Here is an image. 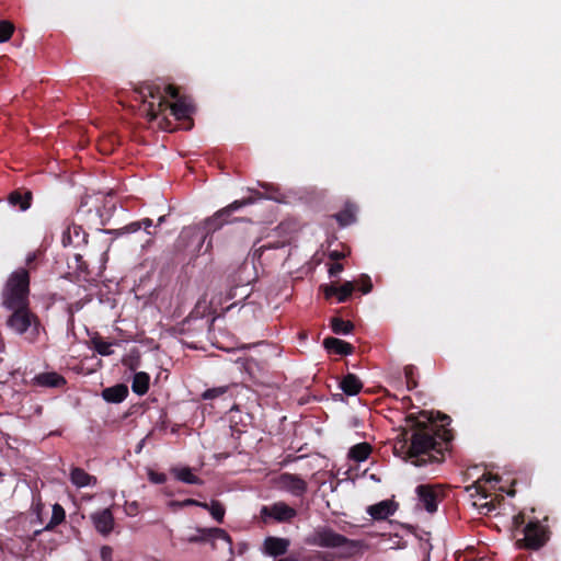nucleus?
Returning a JSON list of instances; mask_svg holds the SVG:
<instances>
[{
    "label": "nucleus",
    "mask_w": 561,
    "mask_h": 561,
    "mask_svg": "<svg viewBox=\"0 0 561 561\" xmlns=\"http://www.w3.org/2000/svg\"><path fill=\"white\" fill-rule=\"evenodd\" d=\"M136 508V503H133L131 504V510H135Z\"/></svg>",
    "instance_id": "nucleus-56"
},
{
    "label": "nucleus",
    "mask_w": 561,
    "mask_h": 561,
    "mask_svg": "<svg viewBox=\"0 0 561 561\" xmlns=\"http://www.w3.org/2000/svg\"><path fill=\"white\" fill-rule=\"evenodd\" d=\"M360 286H362L360 289H362L363 294L370 293V290L373 288L370 277L367 275H363L360 278Z\"/></svg>",
    "instance_id": "nucleus-38"
},
{
    "label": "nucleus",
    "mask_w": 561,
    "mask_h": 561,
    "mask_svg": "<svg viewBox=\"0 0 561 561\" xmlns=\"http://www.w3.org/2000/svg\"><path fill=\"white\" fill-rule=\"evenodd\" d=\"M513 522H514V525H515L516 527H519V526L524 523V517H523V515H522V514H518V515L514 516Z\"/></svg>",
    "instance_id": "nucleus-46"
},
{
    "label": "nucleus",
    "mask_w": 561,
    "mask_h": 561,
    "mask_svg": "<svg viewBox=\"0 0 561 561\" xmlns=\"http://www.w3.org/2000/svg\"><path fill=\"white\" fill-rule=\"evenodd\" d=\"M13 33V26L9 22H0V42L4 43L10 39Z\"/></svg>",
    "instance_id": "nucleus-35"
},
{
    "label": "nucleus",
    "mask_w": 561,
    "mask_h": 561,
    "mask_svg": "<svg viewBox=\"0 0 561 561\" xmlns=\"http://www.w3.org/2000/svg\"><path fill=\"white\" fill-rule=\"evenodd\" d=\"M289 540L286 538L267 537L264 540V552L271 557H278L287 552Z\"/></svg>",
    "instance_id": "nucleus-15"
},
{
    "label": "nucleus",
    "mask_w": 561,
    "mask_h": 561,
    "mask_svg": "<svg viewBox=\"0 0 561 561\" xmlns=\"http://www.w3.org/2000/svg\"><path fill=\"white\" fill-rule=\"evenodd\" d=\"M232 306H233V305H230V306L226 307V308H225V310H229V309H231V308H232Z\"/></svg>",
    "instance_id": "nucleus-54"
},
{
    "label": "nucleus",
    "mask_w": 561,
    "mask_h": 561,
    "mask_svg": "<svg viewBox=\"0 0 561 561\" xmlns=\"http://www.w3.org/2000/svg\"><path fill=\"white\" fill-rule=\"evenodd\" d=\"M343 271V265L341 263H334L333 265H331V267L329 268V274L330 276H337L341 272Z\"/></svg>",
    "instance_id": "nucleus-41"
},
{
    "label": "nucleus",
    "mask_w": 561,
    "mask_h": 561,
    "mask_svg": "<svg viewBox=\"0 0 561 561\" xmlns=\"http://www.w3.org/2000/svg\"><path fill=\"white\" fill-rule=\"evenodd\" d=\"M438 437L440 438L434 426L419 428L412 434L408 455L414 459L412 460L413 465L420 467L438 460V457L435 456V453L440 454Z\"/></svg>",
    "instance_id": "nucleus-3"
},
{
    "label": "nucleus",
    "mask_w": 561,
    "mask_h": 561,
    "mask_svg": "<svg viewBox=\"0 0 561 561\" xmlns=\"http://www.w3.org/2000/svg\"><path fill=\"white\" fill-rule=\"evenodd\" d=\"M179 245L186 249L187 251L192 252L193 254H198L201 251L195 250L196 247V238H182V231L180 232L179 239H178Z\"/></svg>",
    "instance_id": "nucleus-33"
},
{
    "label": "nucleus",
    "mask_w": 561,
    "mask_h": 561,
    "mask_svg": "<svg viewBox=\"0 0 561 561\" xmlns=\"http://www.w3.org/2000/svg\"><path fill=\"white\" fill-rule=\"evenodd\" d=\"M35 259H36V253H34V252L28 253L25 259L26 265L30 266L35 261Z\"/></svg>",
    "instance_id": "nucleus-44"
},
{
    "label": "nucleus",
    "mask_w": 561,
    "mask_h": 561,
    "mask_svg": "<svg viewBox=\"0 0 561 561\" xmlns=\"http://www.w3.org/2000/svg\"><path fill=\"white\" fill-rule=\"evenodd\" d=\"M28 296L30 274L20 267L9 275L1 293V304L5 309L28 306Z\"/></svg>",
    "instance_id": "nucleus-4"
},
{
    "label": "nucleus",
    "mask_w": 561,
    "mask_h": 561,
    "mask_svg": "<svg viewBox=\"0 0 561 561\" xmlns=\"http://www.w3.org/2000/svg\"><path fill=\"white\" fill-rule=\"evenodd\" d=\"M331 328L335 334H347L353 330V324L350 321H344L341 318H333L331 320Z\"/></svg>",
    "instance_id": "nucleus-29"
},
{
    "label": "nucleus",
    "mask_w": 561,
    "mask_h": 561,
    "mask_svg": "<svg viewBox=\"0 0 561 561\" xmlns=\"http://www.w3.org/2000/svg\"><path fill=\"white\" fill-rule=\"evenodd\" d=\"M228 388L226 386L207 389L203 392L202 398L204 400H213L225 394Z\"/></svg>",
    "instance_id": "nucleus-34"
},
{
    "label": "nucleus",
    "mask_w": 561,
    "mask_h": 561,
    "mask_svg": "<svg viewBox=\"0 0 561 561\" xmlns=\"http://www.w3.org/2000/svg\"><path fill=\"white\" fill-rule=\"evenodd\" d=\"M61 243L66 247L78 248L81 244L87 243V233L80 226H68L61 236Z\"/></svg>",
    "instance_id": "nucleus-14"
},
{
    "label": "nucleus",
    "mask_w": 561,
    "mask_h": 561,
    "mask_svg": "<svg viewBox=\"0 0 561 561\" xmlns=\"http://www.w3.org/2000/svg\"><path fill=\"white\" fill-rule=\"evenodd\" d=\"M371 453V446L368 443L356 444L348 451L350 459L356 462L365 461Z\"/></svg>",
    "instance_id": "nucleus-25"
},
{
    "label": "nucleus",
    "mask_w": 561,
    "mask_h": 561,
    "mask_svg": "<svg viewBox=\"0 0 561 561\" xmlns=\"http://www.w3.org/2000/svg\"><path fill=\"white\" fill-rule=\"evenodd\" d=\"M9 310L12 313L7 320L8 328L19 335L28 333V339L34 341L39 333L41 322L38 317L31 311L28 306L10 308Z\"/></svg>",
    "instance_id": "nucleus-5"
},
{
    "label": "nucleus",
    "mask_w": 561,
    "mask_h": 561,
    "mask_svg": "<svg viewBox=\"0 0 561 561\" xmlns=\"http://www.w3.org/2000/svg\"><path fill=\"white\" fill-rule=\"evenodd\" d=\"M354 290V284L353 282H345L343 285L339 287V291L336 294L337 296V302H345L348 297L352 295Z\"/></svg>",
    "instance_id": "nucleus-31"
},
{
    "label": "nucleus",
    "mask_w": 561,
    "mask_h": 561,
    "mask_svg": "<svg viewBox=\"0 0 561 561\" xmlns=\"http://www.w3.org/2000/svg\"><path fill=\"white\" fill-rule=\"evenodd\" d=\"M334 218L339 221L342 227H346L356 219V207L353 205H346L343 210L334 215Z\"/></svg>",
    "instance_id": "nucleus-26"
},
{
    "label": "nucleus",
    "mask_w": 561,
    "mask_h": 561,
    "mask_svg": "<svg viewBox=\"0 0 561 561\" xmlns=\"http://www.w3.org/2000/svg\"><path fill=\"white\" fill-rule=\"evenodd\" d=\"M153 226V221L150 218H144L141 220L133 221L123 228L117 230V234H128V233H135L139 231L140 229H144L147 234L153 236L154 232L150 231L149 229Z\"/></svg>",
    "instance_id": "nucleus-20"
},
{
    "label": "nucleus",
    "mask_w": 561,
    "mask_h": 561,
    "mask_svg": "<svg viewBox=\"0 0 561 561\" xmlns=\"http://www.w3.org/2000/svg\"><path fill=\"white\" fill-rule=\"evenodd\" d=\"M524 538L516 543L519 548L539 549L546 542V533L538 522H529L524 527Z\"/></svg>",
    "instance_id": "nucleus-9"
},
{
    "label": "nucleus",
    "mask_w": 561,
    "mask_h": 561,
    "mask_svg": "<svg viewBox=\"0 0 561 561\" xmlns=\"http://www.w3.org/2000/svg\"><path fill=\"white\" fill-rule=\"evenodd\" d=\"M211 515V517L218 522V523H222L224 522V517H225V513H226V510H225V506L216 501V500H213L210 503H209V511H208Z\"/></svg>",
    "instance_id": "nucleus-30"
},
{
    "label": "nucleus",
    "mask_w": 561,
    "mask_h": 561,
    "mask_svg": "<svg viewBox=\"0 0 561 561\" xmlns=\"http://www.w3.org/2000/svg\"><path fill=\"white\" fill-rule=\"evenodd\" d=\"M449 420H450V419H449V416H448V415H444V417H443V421H444V422H446V421H448V422H449Z\"/></svg>",
    "instance_id": "nucleus-53"
},
{
    "label": "nucleus",
    "mask_w": 561,
    "mask_h": 561,
    "mask_svg": "<svg viewBox=\"0 0 561 561\" xmlns=\"http://www.w3.org/2000/svg\"><path fill=\"white\" fill-rule=\"evenodd\" d=\"M171 472L179 481L183 483L198 485L203 483V481L197 476H195L192 469L188 467L173 468Z\"/></svg>",
    "instance_id": "nucleus-23"
},
{
    "label": "nucleus",
    "mask_w": 561,
    "mask_h": 561,
    "mask_svg": "<svg viewBox=\"0 0 561 561\" xmlns=\"http://www.w3.org/2000/svg\"><path fill=\"white\" fill-rule=\"evenodd\" d=\"M323 346L329 353L337 355H350L353 353L354 347L340 339L327 337L323 341Z\"/></svg>",
    "instance_id": "nucleus-19"
},
{
    "label": "nucleus",
    "mask_w": 561,
    "mask_h": 561,
    "mask_svg": "<svg viewBox=\"0 0 561 561\" xmlns=\"http://www.w3.org/2000/svg\"><path fill=\"white\" fill-rule=\"evenodd\" d=\"M197 506H198V507H202V508H204V510L209 511V503H206V502H199V501H198Z\"/></svg>",
    "instance_id": "nucleus-49"
},
{
    "label": "nucleus",
    "mask_w": 561,
    "mask_h": 561,
    "mask_svg": "<svg viewBox=\"0 0 561 561\" xmlns=\"http://www.w3.org/2000/svg\"><path fill=\"white\" fill-rule=\"evenodd\" d=\"M251 195L249 197H244L242 199H238L229 204L228 206L216 211L211 217L204 219L202 222L188 227H184L182 229V238H196V247L195 250L202 251L203 245L207 242L205 251H210L211 243V234L219 230L224 225L230 222L228 219L229 216L244 206H249L255 204L257 201L267 198L279 202V198L273 194L264 195L259 191L253 188H249Z\"/></svg>",
    "instance_id": "nucleus-1"
},
{
    "label": "nucleus",
    "mask_w": 561,
    "mask_h": 561,
    "mask_svg": "<svg viewBox=\"0 0 561 561\" xmlns=\"http://www.w3.org/2000/svg\"><path fill=\"white\" fill-rule=\"evenodd\" d=\"M31 199H32L31 192H26L25 194H21L18 191L12 192L9 195V198H8L10 205H12L14 207H19V209L22 210V211H25V210H27L30 208Z\"/></svg>",
    "instance_id": "nucleus-24"
},
{
    "label": "nucleus",
    "mask_w": 561,
    "mask_h": 561,
    "mask_svg": "<svg viewBox=\"0 0 561 561\" xmlns=\"http://www.w3.org/2000/svg\"><path fill=\"white\" fill-rule=\"evenodd\" d=\"M95 529L103 536L108 535L114 528V516L110 508L98 511L90 516Z\"/></svg>",
    "instance_id": "nucleus-12"
},
{
    "label": "nucleus",
    "mask_w": 561,
    "mask_h": 561,
    "mask_svg": "<svg viewBox=\"0 0 561 561\" xmlns=\"http://www.w3.org/2000/svg\"><path fill=\"white\" fill-rule=\"evenodd\" d=\"M137 93L147 105L146 112L149 121L158 118L168 106L176 119H186L194 111L193 105L186 100L178 99L179 93L172 85L145 83L137 90Z\"/></svg>",
    "instance_id": "nucleus-2"
},
{
    "label": "nucleus",
    "mask_w": 561,
    "mask_h": 561,
    "mask_svg": "<svg viewBox=\"0 0 561 561\" xmlns=\"http://www.w3.org/2000/svg\"><path fill=\"white\" fill-rule=\"evenodd\" d=\"M70 481L77 488L93 486L96 484V478L89 474L82 468L73 467L70 471Z\"/></svg>",
    "instance_id": "nucleus-17"
},
{
    "label": "nucleus",
    "mask_w": 561,
    "mask_h": 561,
    "mask_svg": "<svg viewBox=\"0 0 561 561\" xmlns=\"http://www.w3.org/2000/svg\"><path fill=\"white\" fill-rule=\"evenodd\" d=\"M417 495V507L433 514L438 508L442 494L438 488L433 485L421 484L415 489Z\"/></svg>",
    "instance_id": "nucleus-7"
},
{
    "label": "nucleus",
    "mask_w": 561,
    "mask_h": 561,
    "mask_svg": "<svg viewBox=\"0 0 561 561\" xmlns=\"http://www.w3.org/2000/svg\"><path fill=\"white\" fill-rule=\"evenodd\" d=\"M477 490H478V492H480V490H481V496H482V497H484V499H486V497H488L486 492H485L484 490H482V488H481V486H478V488H477Z\"/></svg>",
    "instance_id": "nucleus-51"
},
{
    "label": "nucleus",
    "mask_w": 561,
    "mask_h": 561,
    "mask_svg": "<svg viewBox=\"0 0 561 561\" xmlns=\"http://www.w3.org/2000/svg\"><path fill=\"white\" fill-rule=\"evenodd\" d=\"M284 247H285L284 242H279V241H277V242H268V243L263 244L260 248L255 249L254 252H253V256L257 257L260 260L264 255L265 251H267V250H276V249L284 248Z\"/></svg>",
    "instance_id": "nucleus-32"
},
{
    "label": "nucleus",
    "mask_w": 561,
    "mask_h": 561,
    "mask_svg": "<svg viewBox=\"0 0 561 561\" xmlns=\"http://www.w3.org/2000/svg\"><path fill=\"white\" fill-rule=\"evenodd\" d=\"M330 257H331L332 260H340L341 257H343V254H342V253H340V252H337V251H332V252L330 253Z\"/></svg>",
    "instance_id": "nucleus-47"
},
{
    "label": "nucleus",
    "mask_w": 561,
    "mask_h": 561,
    "mask_svg": "<svg viewBox=\"0 0 561 561\" xmlns=\"http://www.w3.org/2000/svg\"><path fill=\"white\" fill-rule=\"evenodd\" d=\"M198 536L190 538L192 542H210L213 548H217L216 542L222 541L226 543L228 550L232 552V541L229 534L222 528H198Z\"/></svg>",
    "instance_id": "nucleus-10"
},
{
    "label": "nucleus",
    "mask_w": 561,
    "mask_h": 561,
    "mask_svg": "<svg viewBox=\"0 0 561 561\" xmlns=\"http://www.w3.org/2000/svg\"><path fill=\"white\" fill-rule=\"evenodd\" d=\"M340 388L347 396H356L363 388L359 378L354 374H347L340 382Z\"/></svg>",
    "instance_id": "nucleus-21"
},
{
    "label": "nucleus",
    "mask_w": 561,
    "mask_h": 561,
    "mask_svg": "<svg viewBox=\"0 0 561 561\" xmlns=\"http://www.w3.org/2000/svg\"><path fill=\"white\" fill-rule=\"evenodd\" d=\"M396 512V506L392 501L385 500L381 501L375 505H370L367 508V513L374 518V519H386L389 516H391Z\"/></svg>",
    "instance_id": "nucleus-16"
},
{
    "label": "nucleus",
    "mask_w": 561,
    "mask_h": 561,
    "mask_svg": "<svg viewBox=\"0 0 561 561\" xmlns=\"http://www.w3.org/2000/svg\"><path fill=\"white\" fill-rule=\"evenodd\" d=\"M165 221V216H160L157 221V227L161 226Z\"/></svg>",
    "instance_id": "nucleus-50"
},
{
    "label": "nucleus",
    "mask_w": 561,
    "mask_h": 561,
    "mask_svg": "<svg viewBox=\"0 0 561 561\" xmlns=\"http://www.w3.org/2000/svg\"><path fill=\"white\" fill-rule=\"evenodd\" d=\"M100 557L102 561H113V549L110 546H103L100 549Z\"/></svg>",
    "instance_id": "nucleus-36"
},
{
    "label": "nucleus",
    "mask_w": 561,
    "mask_h": 561,
    "mask_svg": "<svg viewBox=\"0 0 561 561\" xmlns=\"http://www.w3.org/2000/svg\"><path fill=\"white\" fill-rule=\"evenodd\" d=\"M260 186L263 187L265 191H270L271 190V185L266 184V183H260Z\"/></svg>",
    "instance_id": "nucleus-52"
},
{
    "label": "nucleus",
    "mask_w": 561,
    "mask_h": 561,
    "mask_svg": "<svg viewBox=\"0 0 561 561\" xmlns=\"http://www.w3.org/2000/svg\"><path fill=\"white\" fill-rule=\"evenodd\" d=\"M65 385L66 379L56 371L38 374L31 380V386L41 388H61Z\"/></svg>",
    "instance_id": "nucleus-13"
},
{
    "label": "nucleus",
    "mask_w": 561,
    "mask_h": 561,
    "mask_svg": "<svg viewBox=\"0 0 561 561\" xmlns=\"http://www.w3.org/2000/svg\"><path fill=\"white\" fill-rule=\"evenodd\" d=\"M236 289H237V288H234V289H233V288H231V289L228 291L227 297H226V300H229V299H232V298H234V297H236V293H234V291H236Z\"/></svg>",
    "instance_id": "nucleus-48"
},
{
    "label": "nucleus",
    "mask_w": 561,
    "mask_h": 561,
    "mask_svg": "<svg viewBox=\"0 0 561 561\" xmlns=\"http://www.w3.org/2000/svg\"><path fill=\"white\" fill-rule=\"evenodd\" d=\"M322 289H323L324 297L327 299H329V298H331L333 296H336V294L339 291V287L334 286V285L322 286Z\"/></svg>",
    "instance_id": "nucleus-39"
},
{
    "label": "nucleus",
    "mask_w": 561,
    "mask_h": 561,
    "mask_svg": "<svg viewBox=\"0 0 561 561\" xmlns=\"http://www.w3.org/2000/svg\"><path fill=\"white\" fill-rule=\"evenodd\" d=\"M306 543L320 548L352 550L357 547L354 540L334 531L329 526H319L306 538Z\"/></svg>",
    "instance_id": "nucleus-6"
},
{
    "label": "nucleus",
    "mask_w": 561,
    "mask_h": 561,
    "mask_svg": "<svg viewBox=\"0 0 561 561\" xmlns=\"http://www.w3.org/2000/svg\"><path fill=\"white\" fill-rule=\"evenodd\" d=\"M482 481H485L488 483H497L499 482V478L495 477V476H492L491 473H485L481 477V479L479 480V483H481Z\"/></svg>",
    "instance_id": "nucleus-43"
},
{
    "label": "nucleus",
    "mask_w": 561,
    "mask_h": 561,
    "mask_svg": "<svg viewBox=\"0 0 561 561\" xmlns=\"http://www.w3.org/2000/svg\"><path fill=\"white\" fill-rule=\"evenodd\" d=\"M261 515L263 517H271L278 523H286L297 516V511L285 502H276L270 506H263L261 508Z\"/></svg>",
    "instance_id": "nucleus-11"
},
{
    "label": "nucleus",
    "mask_w": 561,
    "mask_h": 561,
    "mask_svg": "<svg viewBox=\"0 0 561 561\" xmlns=\"http://www.w3.org/2000/svg\"><path fill=\"white\" fill-rule=\"evenodd\" d=\"M91 343L93 345V348L95 352L101 356H110L113 354V343L105 342L100 337H93L91 340Z\"/></svg>",
    "instance_id": "nucleus-28"
},
{
    "label": "nucleus",
    "mask_w": 561,
    "mask_h": 561,
    "mask_svg": "<svg viewBox=\"0 0 561 561\" xmlns=\"http://www.w3.org/2000/svg\"><path fill=\"white\" fill-rule=\"evenodd\" d=\"M276 486L293 496L301 497L308 490L307 482L298 474L283 472L275 480Z\"/></svg>",
    "instance_id": "nucleus-8"
},
{
    "label": "nucleus",
    "mask_w": 561,
    "mask_h": 561,
    "mask_svg": "<svg viewBox=\"0 0 561 561\" xmlns=\"http://www.w3.org/2000/svg\"><path fill=\"white\" fill-rule=\"evenodd\" d=\"M128 396V388L126 385L118 383L113 387L105 388L102 391V398L110 403H121Z\"/></svg>",
    "instance_id": "nucleus-18"
},
{
    "label": "nucleus",
    "mask_w": 561,
    "mask_h": 561,
    "mask_svg": "<svg viewBox=\"0 0 561 561\" xmlns=\"http://www.w3.org/2000/svg\"><path fill=\"white\" fill-rule=\"evenodd\" d=\"M198 501L194 499H186L181 502L173 501L170 503V506L172 507H184V506H197Z\"/></svg>",
    "instance_id": "nucleus-37"
},
{
    "label": "nucleus",
    "mask_w": 561,
    "mask_h": 561,
    "mask_svg": "<svg viewBox=\"0 0 561 561\" xmlns=\"http://www.w3.org/2000/svg\"><path fill=\"white\" fill-rule=\"evenodd\" d=\"M405 377L408 379V385H410V381L412 380V375H413V367L411 366H408L405 367Z\"/></svg>",
    "instance_id": "nucleus-45"
},
{
    "label": "nucleus",
    "mask_w": 561,
    "mask_h": 561,
    "mask_svg": "<svg viewBox=\"0 0 561 561\" xmlns=\"http://www.w3.org/2000/svg\"><path fill=\"white\" fill-rule=\"evenodd\" d=\"M136 508V503H133L131 504V510H135Z\"/></svg>",
    "instance_id": "nucleus-55"
},
{
    "label": "nucleus",
    "mask_w": 561,
    "mask_h": 561,
    "mask_svg": "<svg viewBox=\"0 0 561 561\" xmlns=\"http://www.w3.org/2000/svg\"><path fill=\"white\" fill-rule=\"evenodd\" d=\"M209 305H210V308L213 309L214 312L217 311L218 307H220L222 305V299L221 297H213L209 301Z\"/></svg>",
    "instance_id": "nucleus-42"
},
{
    "label": "nucleus",
    "mask_w": 561,
    "mask_h": 561,
    "mask_svg": "<svg viewBox=\"0 0 561 561\" xmlns=\"http://www.w3.org/2000/svg\"><path fill=\"white\" fill-rule=\"evenodd\" d=\"M149 382L150 377L147 373H136L133 378L131 390L138 396H144L148 392Z\"/></svg>",
    "instance_id": "nucleus-22"
},
{
    "label": "nucleus",
    "mask_w": 561,
    "mask_h": 561,
    "mask_svg": "<svg viewBox=\"0 0 561 561\" xmlns=\"http://www.w3.org/2000/svg\"><path fill=\"white\" fill-rule=\"evenodd\" d=\"M149 480L153 483L161 484L167 481V477L164 473H158V472H150L149 473Z\"/></svg>",
    "instance_id": "nucleus-40"
},
{
    "label": "nucleus",
    "mask_w": 561,
    "mask_h": 561,
    "mask_svg": "<svg viewBox=\"0 0 561 561\" xmlns=\"http://www.w3.org/2000/svg\"><path fill=\"white\" fill-rule=\"evenodd\" d=\"M66 513L65 510L60 504H54L53 511H51V517L50 520L47 523V525L44 527V531L53 530L56 526L61 524L65 520Z\"/></svg>",
    "instance_id": "nucleus-27"
}]
</instances>
